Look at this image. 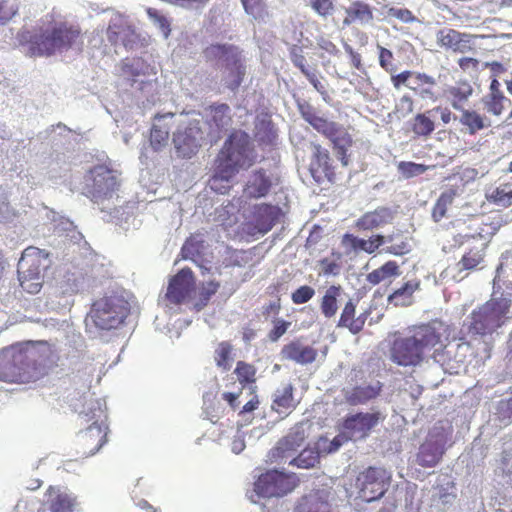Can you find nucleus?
Here are the masks:
<instances>
[{
    "label": "nucleus",
    "mask_w": 512,
    "mask_h": 512,
    "mask_svg": "<svg viewBox=\"0 0 512 512\" xmlns=\"http://www.w3.org/2000/svg\"><path fill=\"white\" fill-rule=\"evenodd\" d=\"M232 351L233 346L228 341H222L217 345L214 352V360L217 367L224 371L230 370L233 361Z\"/></svg>",
    "instance_id": "nucleus-47"
},
{
    "label": "nucleus",
    "mask_w": 512,
    "mask_h": 512,
    "mask_svg": "<svg viewBox=\"0 0 512 512\" xmlns=\"http://www.w3.org/2000/svg\"><path fill=\"white\" fill-rule=\"evenodd\" d=\"M86 405L87 409L81 410L79 414L86 422L93 421V423L79 434L78 440L80 445L86 449L84 453L93 455L106 443L107 435L97 421L103 413L100 402L90 398L86 400Z\"/></svg>",
    "instance_id": "nucleus-9"
},
{
    "label": "nucleus",
    "mask_w": 512,
    "mask_h": 512,
    "mask_svg": "<svg viewBox=\"0 0 512 512\" xmlns=\"http://www.w3.org/2000/svg\"><path fill=\"white\" fill-rule=\"evenodd\" d=\"M342 294L343 288L340 284H333L325 290L320 300V310L325 318L330 319L336 315L339 308L338 299Z\"/></svg>",
    "instance_id": "nucleus-35"
},
{
    "label": "nucleus",
    "mask_w": 512,
    "mask_h": 512,
    "mask_svg": "<svg viewBox=\"0 0 512 512\" xmlns=\"http://www.w3.org/2000/svg\"><path fill=\"white\" fill-rule=\"evenodd\" d=\"M128 313V302L120 296L112 295L96 300L92 305L90 316L96 327L110 330L121 325Z\"/></svg>",
    "instance_id": "nucleus-7"
},
{
    "label": "nucleus",
    "mask_w": 512,
    "mask_h": 512,
    "mask_svg": "<svg viewBox=\"0 0 512 512\" xmlns=\"http://www.w3.org/2000/svg\"><path fill=\"white\" fill-rule=\"evenodd\" d=\"M305 432L301 427L293 428L277 445L271 449L269 457L272 462H286L295 458L294 455L305 441Z\"/></svg>",
    "instance_id": "nucleus-17"
},
{
    "label": "nucleus",
    "mask_w": 512,
    "mask_h": 512,
    "mask_svg": "<svg viewBox=\"0 0 512 512\" xmlns=\"http://www.w3.org/2000/svg\"><path fill=\"white\" fill-rule=\"evenodd\" d=\"M279 209L271 204L262 203L254 208L256 224L263 233L268 232L274 226Z\"/></svg>",
    "instance_id": "nucleus-36"
},
{
    "label": "nucleus",
    "mask_w": 512,
    "mask_h": 512,
    "mask_svg": "<svg viewBox=\"0 0 512 512\" xmlns=\"http://www.w3.org/2000/svg\"><path fill=\"white\" fill-rule=\"evenodd\" d=\"M116 172L106 165H96L85 176L84 194L92 201L111 198L119 188Z\"/></svg>",
    "instance_id": "nucleus-10"
},
{
    "label": "nucleus",
    "mask_w": 512,
    "mask_h": 512,
    "mask_svg": "<svg viewBox=\"0 0 512 512\" xmlns=\"http://www.w3.org/2000/svg\"><path fill=\"white\" fill-rule=\"evenodd\" d=\"M317 45L321 50L330 56H337L340 53V50L337 48V46L326 37H319L317 39Z\"/></svg>",
    "instance_id": "nucleus-64"
},
{
    "label": "nucleus",
    "mask_w": 512,
    "mask_h": 512,
    "mask_svg": "<svg viewBox=\"0 0 512 512\" xmlns=\"http://www.w3.org/2000/svg\"><path fill=\"white\" fill-rule=\"evenodd\" d=\"M205 123L208 135L212 140H218L232 123L231 109L226 103H213L205 109Z\"/></svg>",
    "instance_id": "nucleus-16"
},
{
    "label": "nucleus",
    "mask_w": 512,
    "mask_h": 512,
    "mask_svg": "<svg viewBox=\"0 0 512 512\" xmlns=\"http://www.w3.org/2000/svg\"><path fill=\"white\" fill-rule=\"evenodd\" d=\"M472 94L473 87L467 81L457 82L455 85L449 86L445 90V96L451 103V106L458 111L464 109V104L468 101Z\"/></svg>",
    "instance_id": "nucleus-34"
},
{
    "label": "nucleus",
    "mask_w": 512,
    "mask_h": 512,
    "mask_svg": "<svg viewBox=\"0 0 512 512\" xmlns=\"http://www.w3.org/2000/svg\"><path fill=\"white\" fill-rule=\"evenodd\" d=\"M351 441L348 438V434L343 431V427L340 426V432L336 435L333 440L329 443V447L324 449L327 453H332L337 451L344 443Z\"/></svg>",
    "instance_id": "nucleus-63"
},
{
    "label": "nucleus",
    "mask_w": 512,
    "mask_h": 512,
    "mask_svg": "<svg viewBox=\"0 0 512 512\" xmlns=\"http://www.w3.org/2000/svg\"><path fill=\"white\" fill-rule=\"evenodd\" d=\"M433 114L428 113V110L423 113H418L411 121V131L417 137H428L435 130V123L432 119Z\"/></svg>",
    "instance_id": "nucleus-44"
},
{
    "label": "nucleus",
    "mask_w": 512,
    "mask_h": 512,
    "mask_svg": "<svg viewBox=\"0 0 512 512\" xmlns=\"http://www.w3.org/2000/svg\"><path fill=\"white\" fill-rule=\"evenodd\" d=\"M356 304L352 299H349L341 312L338 327L347 328L352 334H358L364 328L365 322L368 318L369 312L365 311L355 317Z\"/></svg>",
    "instance_id": "nucleus-26"
},
{
    "label": "nucleus",
    "mask_w": 512,
    "mask_h": 512,
    "mask_svg": "<svg viewBox=\"0 0 512 512\" xmlns=\"http://www.w3.org/2000/svg\"><path fill=\"white\" fill-rule=\"evenodd\" d=\"M47 495L50 498L49 508L51 512H72L74 499L70 495L53 486L47 489Z\"/></svg>",
    "instance_id": "nucleus-39"
},
{
    "label": "nucleus",
    "mask_w": 512,
    "mask_h": 512,
    "mask_svg": "<svg viewBox=\"0 0 512 512\" xmlns=\"http://www.w3.org/2000/svg\"><path fill=\"white\" fill-rule=\"evenodd\" d=\"M17 41L29 56H51L57 51L83 44L79 26L54 20L34 30H21Z\"/></svg>",
    "instance_id": "nucleus-2"
},
{
    "label": "nucleus",
    "mask_w": 512,
    "mask_h": 512,
    "mask_svg": "<svg viewBox=\"0 0 512 512\" xmlns=\"http://www.w3.org/2000/svg\"><path fill=\"white\" fill-rule=\"evenodd\" d=\"M203 131L199 120H191L181 123L173 133L172 143L177 157L190 159L201 148Z\"/></svg>",
    "instance_id": "nucleus-12"
},
{
    "label": "nucleus",
    "mask_w": 512,
    "mask_h": 512,
    "mask_svg": "<svg viewBox=\"0 0 512 512\" xmlns=\"http://www.w3.org/2000/svg\"><path fill=\"white\" fill-rule=\"evenodd\" d=\"M436 38L438 45L455 52H464L469 47L468 36L451 28L439 30Z\"/></svg>",
    "instance_id": "nucleus-29"
},
{
    "label": "nucleus",
    "mask_w": 512,
    "mask_h": 512,
    "mask_svg": "<svg viewBox=\"0 0 512 512\" xmlns=\"http://www.w3.org/2000/svg\"><path fill=\"white\" fill-rule=\"evenodd\" d=\"M194 285L192 270L188 267L182 268L169 280L165 297L170 303L180 305L189 298Z\"/></svg>",
    "instance_id": "nucleus-15"
},
{
    "label": "nucleus",
    "mask_w": 512,
    "mask_h": 512,
    "mask_svg": "<svg viewBox=\"0 0 512 512\" xmlns=\"http://www.w3.org/2000/svg\"><path fill=\"white\" fill-rule=\"evenodd\" d=\"M373 19L371 7L361 1H355L346 9L343 25L350 26L355 22L368 23Z\"/></svg>",
    "instance_id": "nucleus-37"
},
{
    "label": "nucleus",
    "mask_w": 512,
    "mask_h": 512,
    "mask_svg": "<svg viewBox=\"0 0 512 512\" xmlns=\"http://www.w3.org/2000/svg\"><path fill=\"white\" fill-rule=\"evenodd\" d=\"M20 286L30 294L38 293L43 285L42 275H18Z\"/></svg>",
    "instance_id": "nucleus-54"
},
{
    "label": "nucleus",
    "mask_w": 512,
    "mask_h": 512,
    "mask_svg": "<svg viewBox=\"0 0 512 512\" xmlns=\"http://www.w3.org/2000/svg\"><path fill=\"white\" fill-rule=\"evenodd\" d=\"M388 15L395 17L403 23H412L417 20L413 13L407 8H395L392 7L388 10Z\"/></svg>",
    "instance_id": "nucleus-61"
},
{
    "label": "nucleus",
    "mask_w": 512,
    "mask_h": 512,
    "mask_svg": "<svg viewBox=\"0 0 512 512\" xmlns=\"http://www.w3.org/2000/svg\"><path fill=\"white\" fill-rule=\"evenodd\" d=\"M299 112L306 122L330 141L336 157L344 167H347L350 163L348 150L354 144L348 128L319 116L316 109L308 102L299 104Z\"/></svg>",
    "instance_id": "nucleus-4"
},
{
    "label": "nucleus",
    "mask_w": 512,
    "mask_h": 512,
    "mask_svg": "<svg viewBox=\"0 0 512 512\" xmlns=\"http://www.w3.org/2000/svg\"><path fill=\"white\" fill-rule=\"evenodd\" d=\"M385 238V243H390V245L384 249L385 253L394 256H403L411 251V245L409 244L407 237L402 234H390L385 236Z\"/></svg>",
    "instance_id": "nucleus-46"
},
{
    "label": "nucleus",
    "mask_w": 512,
    "mask_h": 512,
    "mask_svg": "<svg viewBox=\"0 0 512 512\" xmlns=\"http://www.w3.org/2000/svg\"><path fill=\"white\" fill-rule=\"evenodd\" d=\"M442 455L443 450L436 442L426 441L419 448L417 462L423 467H434Z\"/></svg>",
    "instance_id": "nucleus-38"
},
{
    "label": "nucleus",
    "mask_w": 512,
    "mask_h": 512,
    "mask_svg": "<svg viewBox=\"0 0 512 512\" xmlns=\"http://www.w3.org/2000/svg\"><path fill=\"white\" fill-rule=\"evenodd\" d=\"M245 11L252 15L254 19H263L265 15V5L263 0H241Z\"/></svg>",
    "instance_id": "nucleus-56"
},
{
    "label": "nucleus",
    "mask_w": 512,
    "mask_h": 512,
    "mask_svg": "<svg viewBox=\"0 0 512 512\" xmlns=\"http://www.w3.org/2000/svg\"><path fill=\"white\" fill-rule=\"evenodd\" d=\"M393 214L387 207H378L373 211L364 213L359 217L354 227L359 231H372L378 229L386 224L391 223Z\"/></svg>",
    "instance_id": "nucleus-23"
},
{
    "label": "nucleus",
    "mask_w": 512,
    "mask_h": 512,
    "mask_svg": "<svg viewBox=\"0 0 512 512\" xmlns=\"http://www.w3.org/2000/svg\"><path fill=\"white\" fill-rule=\"evenodd\" d=\"M294 387L291 383L277 389L273 395L272 411L279 415L288 416L294 411L298 402L294 399Z\"/></svg>",
    "instance_id": "nucleus-28"
},
{
    "label": "nucleus",
    "mask_w": 512,
    "mask_h": 512,
    "mask_svg": "<svg viewBox=\"0 0 512 512\" xmlns=\"http://www.w3.org/2000/svg\"><path fill=\"white\" fill-rule=\"evenodd\" d=\"M259 141L265 144H273L277 138V131L271 122L263 123L257 132Z\"/></svg>",
    "instance_id": "nucleus-58"
},
{
    "label": "nucleus",
    "mask_w": 512,
    "mask_h": 512,
    "mask_svg": "<svg viewBox=\"0 0 512 512\" xmlns=\"http://www.w3.org/2000/svg\"><path fill=\"white\" fill-rule=\"evenodd\" d=\"M460 112L459 122L470 135H475L491 126L490 119L476 110L462 109Z\"/></svg>",
    "instance_id": "nucleus-32"
},
{
    "label": "nucleus",
    "mask_w": 512,
    "mask_h": 512,
    "mask_svg": "<svg viewBox=\"0 0 512 512\" xmlns=\"http://www.w3.org/2000/svg\"><path fill=\"white\" fill-rule=\"evenodd\" d=\"M434 85L435 80L433 77L425 73L413 71V76H411L409 84H407V88L412 90L415 94H418L421 97L425 98L433 96L431 87Z\"/></svg>",
    "instance_id": "nucleus-42"
},
{
    "label": "nucleus",
    "mask_w": 512,
    "mask_h": 512,
    "mask_svg": "<svg viewBox=\"0 0 512 512\" xmlns=\"http://www.w3.org/2000/svg\"><path fill=\"white\" fill-rule=\"evenodd\" d=\"M434 167V165H424L411 161H401L397 165L398 172L406 179L421 175Z\"/></svg>",
    "instance_id": "nucleus-52"
},
{
    "label": "nucleus",
    "mask_w": 512,
    "mask_h": 512,
    "mask_svg": "<svg viewBox=\"0 0 512 512\" xmlns=\"http://www.w3.org/2000/svg\"><path fill=\"white\" fill-rule=\"evenodd\" d=\"M173 119V113L155 116L149 138L153 150L160 151L167 145L169 132L173 126Z\"/></svg>",
    "instance_id": "nucleus-21"
},
{
    "label": "nucleus",
    "mask_w": 512,
    "mask_h": 512,
    "mask_svg": "<svg viewBox=\"0 0 512 512\" xmlns=\"http://www.w3.org/2000/svg\"><path fill=\"white\" fill-rule=\"evenodd\" d=\"M512 302L505 297H492L474 309L470 314L468 333L487 336L496 332L509 319Z\"/></svg>",
    "instance_id": "nucleus-5"
},
{
    "label": "nucleus",
    "mask_w": 512,
    "mask_h": 512,
    "mask_svg": "<svg viewBox=\"0 0 512 512\" xmlns=\"http://www.w3.org/2000/svg\"><path fill=\"white\" fill-rule=\"evenodd\" d=\"M384 417L379 411L376 412H358L346 416L342 423L343 431L348 434L351 441L366 439L372 430L379 424Z\"/></svg>",
    "instance_id": "nucleus-13"
},
{
    "label": "nucleus",
    "mask_w": 512,
    "mask_h": 512,
    "mask_svg": "<svg viewBox=\"0 0 512 512\" xmlns=\"http://www.w3.org/2000/svg\"><path fill=\"white\" fill-rule=\"evenodd\" d=\"M296 512H331V509L329 502L318 493H310L301 498Z\"/></svg>",
    "instance_id": "nucleus-43"
},
{
    "label": "nucleus",
    "mask_w": 512,
    "mask_h": 512,
    "mask_svg": "<svg viewBox=\"0 0 512 512\" xmlns=\"http://www.w3.org/2000/svg\"><path fill=\"white\" fill-rule=\"evenodd\" d=\"M46 375L35 349L11 346L0 351V381L27 384Z\"/></svg>",
    "instance_id": "nucleus-3"
},
{
    "label": "nucleus",
    "mask_w": 512,
    "mask_h": 512,
    "mask_svg": "<svg viewBox=\"0 0 512 512\" xmlns=\"http://www.w3.org/2000/svg\"><path fill=\"white\" fill-rule=\"evenodd\" d=\"M290 56H291V61L292 63L300 69V71L305 74L307 73L308 71H310L305 62H306V59L304 57V55L302 54V49L299 48V47H296L294 46L291 51H290Z\"/></svg>",
    "instance_id": "nucleus-62"
},
{
    "label": "nucleus",
    "mask_w": 512,
    "mask_h": 512,
    "mask_svg": "<svg viewBox=\"0 0 512 512\" xmlns=\"http://www.w3.org/2000/svg\"><path fill=\"white\" fill-rule=\"evenodd\" d=\"M204 250V241L199 240L196 237H189L181 249V254L184 259L192 260L197 262L201 258Z\"/></svg>",
    "instance_id": "nucleus-50"
},
{
    "label": "nucleus",
    "mask_w": 512,
    "mask_h": 512,
    "mask_svg": "<svg viewBox=\"0 0 512 512\" xmlns=\"http://www.w3.org/2000/svg\"><path fill=\"white\" fill-rule=\"evenodd\" d=\"M290 326V322L277 318L273 320V328L268 333V338L271 341H277L280 337H282Z\"/></svg>",
    "instance_id": "nucleus-60"
},
{
    "label": "nucleus",
    "mask_w": 512,
    "mask_h": 512,
    "mask_svg": "<svg viewBox=\"0 0 512 512\" xmlns=\"http://www.w3.org/2000/svg\"><path fill=\"white\" fill-rule=\"evenodd\" d=\"M219 288L220 282L216 280H210L201 283L198 288V294L194 303V309L196 311H201L202 309H204L210 302L211 298L218 292Z\"/></svg>",
    "instance_id": "nucleus-45"
},
{
    "label": "nucleus",
    "mask_w": 512,
    "mask_h": 512,
    "mask_svg": "<svg viewBox=\"0 0 512 512\" xmlns=\"http://www.w3.org/2000/svg\"><path fill=\"white\" fill-rule=\"evenodd\" d=\"M454 201V194L451 192H442L432 208V218L435 222L441 221L447 214L448 207Z\"/></svg>",
    "instance_id": "nucleus-51"
},
{
    "label": "nucleus",
    "mask_w": 512,
    "mask_h": 512,
    "mask_svg": "<svg viewBox=\"0 0 512 512\" xmlns=\"http://www.w3.org/2000/svg\"><path fill=\"white\" fill-rule=\"evenodd\" d=\"M385 242L386 238L381 234H373L368 239H363L351 233H345L341 241L344 247H349L355 253L367 254H374Z\"/></svg>",
    "instance_id": "nucleus-22"
},
{
    "label": "nucleus",
    "mask_w": 512,
    "mask_h": 512,
    "mask_svg": "<svg viewBox=\"0 0 512 512\" xmlns=\"http://www.w3.org/2000/svg\"><path fill=\"white\" fill-rule=\"evenodd\" d=\"M299 485L295 473L269 470L261 474L254 483V491L264 498L282 497L292 492Z\"/></svg>",
    "instance_id": "nucleus-11"
},
{
    "label": "nucleus",
    "mask_w": 512,
    "mask_h": 512,
    "mask_svg": "<svg viewBox=\"0 0 512 512\" xmlns=\"http://www.w3.org/2000/svg\"><path fill=\"white\" fill-rule=\"evenodd\" d=\"M256 160L254 147L249 135L241 130L233 131L225 140L216 156L215 163L227 166L237 173L241 169H248Z\"/></svg>",
    "instance_id": "nucleus-6"
},
{
    "label": "nucleus",
    "mask_w": 512,
    "mask_h": 512,
    "mask_svg": "<svg viewBox=\"0 0 512 512\" xmlns=\"http://www.w3.org/2000/svg\"><path fill=\"white\" fill-rule=\"evenodd\" d=\"M390 483L391 474L385 468L369 466L358 473L354 487L358 498L370 503L381 499L388 491Z\"/></svg>",
    "instance_id": "nucleus-8"
},
{
    "label": "nucleus",
    "mask_w": 512,
    "mask_h": 512,
    "mask_svg": "<svg viewBox=\"0 0 512 512\" xmlns=\"http://www.w3.org/2000/svg\"><path fill=\"white\" fill-rule=\"evenodd\" d=\"M393 59V53L389 49L382 46L379 47V64L386 72L391 74L396 70Z\"/></svg>",
    "instance_id": "nucleus-59"
},
{
    "label": "nucleus",
    "mask_w": 512,
    "mask_h": 512,
    "mask_svg": "<svg viewBox=\"0 0 512 512\" xmlns=\"http://www.w3.org/2000/svg\"><path fill=\"white\" fill-rule=\"evenodd\" d=\"M449 337V326L439 319L409 327L406 334L395 336L389 347V359L402 367H416L427 358L443 338Z\"/></svg>",
    "instance_id": "nucleus-1"
},
{
    "label": "nucleus",
    "mask_w": 512,
    "mask_h": 512,
    "mask_svg": "<svg viewBox=\"0 0 512 512\" xmlns=\"http://www.w3.org/2000/svg\"><path fill=\"white\" fill-rule=\"evenodd\" d=\"M315 295V289L309 285L298 287L291 294V300L295 305H301L309 302Z\"/></svg>",
    "instance_id": "nucleus-55"
},
{
    "label": "nucleus",
    "mask_w": 512,
    "mask_h": 512,
    "mask_svg": "<svg viewBox=\"0 0 512 512\" xmlns=\"http://www.w3.org/2000/svg\"><path fill=\"white\" fill-rule=\"evenodd\" d=\"M320 454L317 450L312 448L303 449L299 455L289 461V465L296 466L297 468L310 469L319 463Z\"/></svg>",
    "instance_id": "nucleus-48"
},
{
    "label": "nucleus",
    "mask_w": 512,
    "mask_h": 512,
    "mask_svg": "<svg viewBox=\"0 0 512 512\" xmlns=\"http://www.w3.org/2000/svg\"><path fill=\"white\" fill-rule=\"evenodd\" d=\"M203 57L207 63L223 62L229 64L234 58L242 54V50L233 44H210L203 49Z\"/></svg>",
    "instance_id": "nucleus-24"
},
{
    "label": "nucleus",
    "mask_w": 512,
    "mask_h": 512,
    "mask_svg": "<svg viewBox=\"0 0 512 512\" xmlns=\"http://www.w3.org/2000/svg\"><path fill=\"white\" fill-rule=\"evenodd\" d=\"M237 175L226 165L223 166L219 163L214 162V172L208 181V185L216 193L227 194L232 185V179Z\"/></svg>",
    "instance_id": "nucleus-30"
},
{
    "label": "nucleus",
    "mask_w": 512,
    "mask_h": 512,
    "mask_svg": "<svg viewBox=\"0 0 512 512\" xmlns=\"http://www.w3.org/2000/svg\"><path fill=\"white\" fill-rule=\"evenodd\" d=\"M282 358L299 364H310L317 357V350L312 346L304 345L300 341H292L282 348Z\"/></svg>",
    "instance_id": "nucleus-27"
},
{
    "label": "nucleus",
    "mask_w": 512,
    "mask_h": 512,
    "mask_svg": "<svg viewBox=\"0 0 512 512\" xmlns=\"http://www.w3.org/2000/svg\"><path fill=\"white\" fill-rule=\"evenodd\" d=\"M382 385L376 384L356 385L344 390V399L351 406L363 405L375 399L381 392Z\"/></svg>",
    "instance_id": "nucleus-25"
},
{
    "label": "nucleus",
    "mask_w": 512,
    "mask_h": 512,
    "mask_svg": "<svg viewBox=\"0 0 512 512\" xmlns=\"http://www.w3.org/2000/svg\"><path fill=\"white\" fill-rule=\"evenodd\" d=\"M400 274L401 271L397 262L390 260L368 273L366 280L369 284L375 286L387 279L398 277Z\"/></svg>",
    "instance_id": "nucleus-41"
},
{
    "label": "nucleus",
    "mask_w": 512,
    "mask_h": 512,
    "mask_svg": "<svg viewBox=\"0 0 512 512\" xmlns=\"http://www.w3.org/2000/svg\"><path fill=\"white\" fill-rule=\"evenodd\" d=\"M484 109L493 116H500L505 110V95L486 94L481 99Z\"/></svg>",
    "instance_id": "nucleus-49"
},
{
    "label": "nucleus",
    "mask_w": 512,
    "mask_h": 512,
    "mask_svg": "<svg viewBox=\"0 0 512 512\" xmlns=\"http://www.w3.org/2000/svg\"><path fill=\"white\" fill-rule=\"evenodd\" d=\"M477 171L473 168H465L460 171L453 173L447 179L452 182L450 187L444 192H451L454 194V198L462 193L466 186L473 182L476 178Z\"/></svg>",
    "instance_id": "nucleus-40"
},
{
    "label": "nucleus",
    "mask_w": 512,
    "mask_h": 512,
    "mask_svg": "<svg viewBox=\"0 0 512 512\" xmlns=\"http://www.w3.org/2000/svg\"><path fill=\"white\" fill-rule=\"evenodd\" d=\"M311 8L320 16L328 17L334 13V0H310Z\"/></svg>",
    "instance_id": "nucleus-57"
},
{
    "label": "nucleus",
    "mask_w": 512,
    "mask_h": 512,
    "mask_svg": "<svg viewBox=\"0 0 512 512\" xmlns=\"http://www.w3.org/2000/svg\"><path fill=\"white\" fill-rule=\"evenodd\" d=\"M273 187L272 176L263 168L256 169L250 174L244 189V195L249 199L266 197Z\"/></svg>",
    "instance_id": "nucleus-20"
},
{
    "label": "nucleus",
    "mask_w": 512,
    "mask_h": 512,
    "mask_svg": "<svg viewBox=\"0 0 512 512\" xmlns=\"http://www.w3.org/2000/svg\"><path fill=\"white\" fill-rule=\"evenodd\" d=\"M227 73L224 77L225 86L231 90L236 91L241 86L246 76V65L243 54L234 58L229 64H225Z\"/></svg>",
    "instance_id": "nucleus-31"
},
{
    "label": "nucleus",
    "mask_w": 512,
    "mask_h": 512,
    "mask_svg": "<svg viewBox=\"0 0 512 512\" xmlns=\"http://www.w3.org/2000/svg\"><path fill=\"white\" fill-rule=\"evenodd\" d=\"M51 261L49 253L37 247L30 246L26 248L18 262L17 273L18 275H42Z\"/></svg>",
    "instance_id": "nucleus-19"
},
{
    "label": "nucleus",
    "mask_w": 512,
    "mask_h": 512,
    "mask_svg": "<svg viewBox=\"0 0 512 512\" xmlns=\"http://www.w3.org/2000/svg\"><path fill=\"white\" fill-rule=\"evenodd\" d=\"M460 245L471 243L469 249L458 262L460 271L473 270L483 263L488 242L481 235H460Z\"/></svg>",
    "instance_id": "nucleus-18"
},
{
    "label": "nucleus",
    "mask_w": 512,
    "mask_h": 512,
    "mask_svg": "<svg viewBox=\"0 0 512 512\" xmlns=\"http://www.w3.org/2000/svg\"><path fill=\"white\" fill-rule=\"evenodd\" d=\"M420 289V281L417 279L405 282L400 288L391 293L388 298V304L395 307H408L413 304V294Z\"/></svg>",
    "instance_id": "nucleus-33"
},
{
    "label": "nucleus",
    "mask_w": 512,
    "mask_h": 512,
    "mask_svg": "<svg viewBox=\"0 0 512 512\" xmlns=\"http://www.w3.org/2000/svg\"><path fill=\"white\" fill-rule=\"evenodd\" d=\"M234 372L242 386L256 381V368L252 364L238 361Z\"/></svg>",
    "instance_id": "nucleus-53"
},
{
    "label": "nucleus",
    "mask_w": 512,
    "mask_h": 512,
    "mask_svg": "<svg viewBox=\"0 0 512 512\" xmlns=\"http://www.w3.org/2000/svg\"><path fill=\"white\" fill-rule=\"evenodd\" d=\"M311 148L309 171L314 181L318 184L335 183L336 171L329 151L318 143H311Z\"/></svg>",
    "instance_id": "nucleus-14"
}]
</instances>
